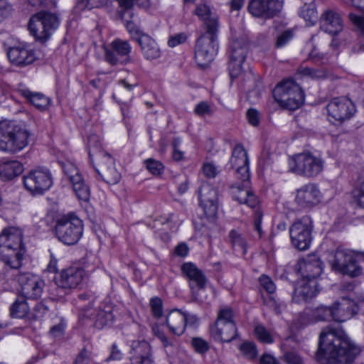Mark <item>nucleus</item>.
<instances>
[{
	"label": "nucleus",
	"instance_id": "8",
	"mask_svg": "<svg viewBox=\"0 0 364 364\" xmlns=\"http://www.w3.org/2000/svg\"><path fill=\"white\" fill-rule=\"evenodd\" d=\"M59 25L58 18L54 14L41 11L33 15L28 23L31 34L40 41L48 38L52 31Z\"/></svg>",
	"mask_w": 364,
	"mask_h": 364
},
{
	"label": "nucleus",
	"instance_id": "20",
	"mask_svg": "<svg viewBox=\"0 0 364 364\" xmlns=\"http://www.w3.org/2000/svg\"><path fill=\"white\" fill-rule=\"evenodd\" d=\"M7 55L11 63L18 66L31 64L36 59L34 52L23 44L9 48Z\"/></svg>",
	"mask_w": 364,
	"mask_h": 364
},
{
	"label": "nucleus",
	"instance_id": "54",
	"mask_svg": "<svg viewBox=\"0 0 364 364\" xmlns=\"http://www.w3.org/2000/svg\"><path fill=\"white\" fill-rule=\"evenodd\" d=\"M259 282L262 288L269 294H272L276 290V287L272 279L266 276L262 275L259 278Z\"/></svg>",
	"mask_w": 364,
	"mask_h": 364
},
{
	"label": "nucleus",
	"instance_id": "13",
	"mask_svg": "<svg viewBox=\"0 0 364 364\" xmlns=\"http://www.w3.org/2000/svg\"><path fill=\"white\" fill-rule=\"evenodd\" d=\"M328 116L331 121L341 123L350 119L355 112L353 102L346 97H336L326 106Z\"/></svg>",
	"mask_w": 364,
	"mask_h": 364
},
{
	"label": "nucleus",
	"instance_id": "10",
	"mask_svg": "<svg viewBox=\"0 0 364 364\" xmlns=\"http://www.w3.org/2000/svg\"><path fill=\"white\" fill-rule=\"evenodd\" d=\"M312 229V220L309 216H304L293 223L290 228V236L296 248L306 250L309 247Z\"/></svg>",
	"mask_w": 364,
	"mask_h": 364
},
{
	"label": "nucleus",
	"instance_id": "27",
	"mask_svg": "<svg viewBox=\"0 0 364 364\" xmlns=\"http://www.w3.org/2000/svg\"><path fill=\"white\" fill-rule=\"evenodd\" d=\"M22 236V232L18 228L10 227L4 230L0 235V249H23Z\"/></svg>",
	"mask_w": 364,
	"mask_h": 364
},
{
	"label": "nucleus",
	"instance_id": "47",
	"mask_svg": "<svg viewBox=\"0 0 364 364\" xmlns=\"http://www.w3.org/2000/svg\"><path fill=\"white\" fill-rule=\"evenodd\" d=\"M109 0H79L77 6L80 9H92L102 6L108 3Z\"/></svg>",
	"mask_w": 364,
	"mask_h": 364
},
{
	"label": "nucleus",
	"instance_id": "14",
	"mask_svg": "<svg viewBox=\"0 0 364 364\" xmlns=\"http://www.w3.org/2000/svg\"><path fill=\"white\" fill-rule=\"evenodd\" d=\"M200 204L206 218L215 221L218 212V195L216 191L208 183L202 185L199 191Z\"/></svg>",
	"mask_w": 364,
	"mask_h": 364
},
{
	"label": "nucleus",
	"instance_id": "52",
	"mask_svg": "<svg viewBox=\"0 0 364 364\" xmlns=\"http://www.w3.org/2000/svg\"><path fill=\"white\" fill-rule=\"evenodd\" d=\"M150 305L153 315L156 318L161 317L163 314V305L161 299L158 297L153 298L150 301Z\"/></svg>",
	"mask_w": 364,
	"mask_h": 364
},
{
	"label": "nucleus",
	"instance_id": "49",
	"mask_svg": "<svg viewBox=\"0 0 364 364\" xmlns=\"http://www.w3.org/2000/svg\"><path fill=\"white\" fill-rule=\"evenodd\" d=\"M146 168L154 175H159L164 171L163 164L159 161L149 159L145 161Z\"/></svg>",
	"mask_w": 364,
	"mask_h": 364
},
{
	"label": "nucleus",
	"instance_id": "57",
	"mask_svg": "<svg viewBox=\"0 0 364 364\" xmlns=\"http://www.w3.org/2000/svg\"><path fill=\"white\" fill-rule=\"evenodd\" d=\"M293 37V33L290 31H286L281 33L277 39L276 46L280 48L286 45Z\"/></svg>",
	"mask_w": 364,
	"mask_h": 364
},
{
	"label": "nucleus",
	"instance_id": "46",
	"mask_svg": "<svg viewBox=\"0 0 364 364\" xmlns=\"http://www.w3.org/2000/svg\"><path fill=\"white\" fill-rule=\"evenodd\" d=\"M269 18L279 13L283 7L284 0H266Z\"/></svg>",
	"mask_w": 364,
	"mask_h": 364
},
{
	"label": "nucleus",
	"instance_id": "37",
	"mask_svg": "<svg viewBox=\"0 0 364 364\" xmlns=\"http://www.w3.org/2000/svg\"><path fill=\"white\" fill-rule=\"evenodd\" d=\"M107 309H99L93 315L94 325L96 328L101 329L105 326L112 323L113 321V315L109 306L107 307Z\"/></svg>",
	"mask_w": 364,
	"mask_h": 364
},
{
	"label": "nucleus",
	"instance_id": "64",
	"mask_svg": "<svg viewBox=\"0 0 364 364\" xmlns=\"http://www.w3.org/2000/svg\"><path fill=\"white\" fill-rule=\"evenodd\" d=\"M259 364H280L279 362L270 354H264L259 358Z\"/></svg>",
	"mask_w": 364,
	"mask_h": 364
},
{
	"label": "nucleus",
	"instance_id": "35",
	"mask_svg": "<svg viewBox=\"0 0 364 364\" xmlns=\"http://www.w3.org/2000/svg\"><path fill=\"white\" fill-rule=\"evenodd\" d=\"M22 171L23 166L17 161H6L0 164V178L4 181L11 180Z\"/></svg>",
	"mask_w": 364,
	"mask_h": 364
},
{
	"label": "nucleus",
	"instance_id": "43",
	"mask_svg": "<svg viewBox=\"0 0 364 364\" xmlns=\"http://www.w3.org/2000/svg\"><path fill=\"white\" fill-rule=\"evenodd\" d=\"M239 349L242 355L249 360H253L257 355L256 345L252 342H244L240 346Z\"/></svg>",
	"mask_w": 364,
	"mask_h": 364
},
{
	"label": "nucleus",
	"instance_id": "31",
	"mask_svg": "<svg viewBox=\"0 0 364 364\" xmlns=\"http://www.w3.org/2000/svg\"><path fill=\"white\" fill-rule=\"evenodd\" d=\"M245 59V48L233 46L229 63V72L232 78L237 77L242 72V65Z\"/></svg>",
	"mask_w": 364,
	"mask_h": 364
},
{
	"label": "nucleus",
	"instance_id": "11",
	"mask_svg": "<svg viewBox=\"0 0 364 364\" xmlns=\"http://www.w3.org/2000/svg\"><path fill=\"white\" fill-rule=\"evenodd\" d=\"M131 50L132 46L127 41L116 39L109 46H104L105 60L112 65L127 64L131 62Z\"/></svg>",
	"mask_w": 364,
	"mask_h": 364
},
{
	"label": "nucleus",
	"instance_id": "16",
	"mask_svg": "<svg viewBox=\"0 0 364 364\" xmlns=\"http://www.w3.org/2000/svg\"><path fill=\"white\" fill-rule=\"evenodd\" d=\"M85 276L83 268L73 266L63 269L60 274L55 278L56 285L64 289L76 288Z\"/></svg>",
	"mask_w": 364,
	"mask_h": 364
},
{
	"label": "nucleus",
	"instance_id": "41",
	"mask_svg": "<svg viewBox=\"0 0 364 364\" xmlns=\"http://www.w3.org/2000/svg\"><path fill=\"white\" fill-rule=\"evenodd\" d=\"M353 202L364 208V178H360L352 191Z\"/></svg>",
	"mask_w": 364,
	"mask_h": 364
},
{
	"label": "nucleus",
	"instance_id": "25",
	"mask_svg": "<svg viewBox=\"0 0 364 364\" xmlns=\"http://www.w3.org/2000/svg\"><path fill=\"white\" fill-rule=\"evenodd\" d=\"M298 270L301 279L316 280L322 272V263L316 256L308 257L299 262Z\"/></svg>",
	"mask_w": 364,
	"mask_h": 364
},
{
	"label": "nucleus",
	"instance_id": "22",
	"mask_svg": "<svg viewBox=\"0 0 364 364\" xmlns=\"http://www.w3.org/2000/svg\"><path fill=\"white\" fill-rule=\"evenodd\" d=\"M321 197L319 189L314 184H308L296 191L295 201L301 207H311L317 204Z\"/></svg>",
	"mask_w": 364,
	"mask_h": 364
},
{
	"label": "nucleus",
	"instance_id": "50",
	"mask_svg": "<svg viewBox=\"0 0 364 364\" xmlns=\"http://www.w3.org/2000/svg\"><path fill=\"white\" fill-rule=\"evenodd\" d=\"M233 317L234 313L232 309L229 307H223L218 311L216 321H220L223 323L234 322Z\"/></svg>",
	"mask_w": 364,
	"mask_h": 364
},
{
	"label": "nucleus",
	"instance_id": "38",
	"mask_svg": "<svg viewBox=\"0 0 364 364\" xmlns=\"http://www.w3.org/2000/svg\"><path fill=\"white\" fill-rule=\"evenodd\" d=\"M248 11L254 16L269 18L266 0H251Z\"/></svg>",
	"mask_w": 364,
	"mask_h": 364
},
{
	"label": "nucleus",
	"instance_id": "7",
	"mask_svg": "<svg viewBox=\"0 0 364 364\" xmlns=\"http://www.w3.org/2000/svg\"><path fill=\"white\" fill-rule=\"evenodd\" d=\"M289 171L296 175L314 177L323 168V160L310 152H302L289 158Z\"/></svg>",
	"mask_w": 364,
	"mask_h": 364
},
{
	"label": "nucleus",
	"instance_id": "32",
	"mask_svg": "<svg viewBox=\"0 0 364 364\" xmlns=\"http://www.w3.org/2000/svg\"><path fill=\"white\" fill-rule=\"evenodd\" d=\"M24 249H0V256L3 262L11 269H18L21 266Z\"/></svg>",
	"mask_w": 364,
	"mask_h": 364
},
{
	"label": "nucleus",
	"instance_id": "53",
	"mask_svg": "<svg viewBox=\"0 0 364 364\" xmlns=\"http://www.w3.org/2000/svg\"><path fill=\"white\" fill-rule=\"evenodd\" d=\"M191 343L195 350L199 353H205L209 349L208 343L200 338H193Z\"/></svg>",
	"mask_w": 364,
	"mask_h": 364
},
{
	"label": "nucleus",
	"instance_id": "2",
	"mask_svg": "<svg viewBox=\"0 0 364 364\" xmlns=\"http://www.w3.org/2000/svg\"><path fill=\"white\" fill-rule=\"evenodd\" d=\"M89 155L96 171L109 184H116L121 173L115 167L114 159L102 148L100 139L96 135L89 137Z\"/></svg>",
	"mask_w": 364,
	"mask_h": 364
},
{
	"label": "nucleus",
	"instance_id": "6",
	"mask_svg": "<svg viewBox=\"0 0 364 364\" xmlns=\"http://www.w3.org/2000/svg\"><path fill=\"white\" fill-rule=\"evenodd\" d=\"M58 239L67 245H75L82 235L83 225L81 220L72 213L61 216L55 225Z\"/></svg>",
	"mask_w": 364,
	"mask_h": 364
},
{
	"label": "nucleus",
	"instance_id": "63",
	"mask_svg": "<svg viewBox=\"0 0 364 364\" xmlns=\"http://www.w3.org/2000/svg\"><path fill=\"white\" fill-rule=\"evenodd\" d=\"M230 235L232 239V242L234 245H240L242 247H245V240L236 231H234V230L231 231Z\"/></svg>",
	"mask_w": 364,
	"mask_h": 364
},
{
	"label": "nucleus",
	"instance_id": "58",
	"mask_svg": "<svg viewBox=\"0 0 364 364\" xmlns=\"http://www.w3.org/2000/svg\"><path fill=\"white\" fill-rule=\"evenodd\" d=\"M247 117L249 123L252 126H257L259 123L260 117L259 112L255 109H250L247 112Z\"/></svg>",
	"mask_w": 364,
	"mask_h": 364
},
{
	"label": "nucleus",
	"instance_id": "15",
	"mask_svg": "<svg viewBox=\"0 0 364 364\" xmlns=\"http://www.w3.org/2000/svg\"><path fill=\"white\" fill-rule=\"evenodd\" d=\"M46 308L41 304H38L34 312H31L29 306L23 297H18L10 307L11 316L16 318H23L27 321L36 320L41 317Z\"/></svg>",
	"mask_w": 364,
	"mask_h": 364
},
{
	"label": "nucleus",
	"instance_id": "39",
	"mask_svg": "<svg viewBox=\"0 0 364 364\" xmlns=\"http://www.w3.org/2000/svg\"><path fill=\"white\" fill-rule=\"evenodd\" d=\"M73 191L79 200L87 202L90 197V190L89 186L85 183L83 178L72 183Z\"/></svg>",
	"mask_w": 364,
	"mask_h": 364
},
{
	"label": "nucleus",
	"instance_id": "3",
	"mask_svg": "<svg viewBox=\"0 0 364 364\" xmlns=\"http://www.w3.org/2000/svg\"><path fill=\"white\" fill-rule=\"evenodd\" d=\"M31 133L24 126L14 122H0V149L16 153L26 148L29 143Z\"/></svg>",
	"mask_w": 364,
	"mask_h": 364
},
{
	"label": "nucleus",
	"instance_id": "62",
	"mask_svg": "<svg viewBox=\"0 0 364 364\" xmlns=\"http://www.w3.org/2000/svg\"><path fill=\"white\" fill-rule=\"evenodd\" d=\"M90 353L86 350H82L75 360V364H89Z\"/></svg>",
	"mask_w": 364,
	"mask_h": 364
},
{
	"label": "nucleus",
	"instance_id": "12",
	"mask_svg": "<svg viewBox=\"0 0 364 364\" xmlns=\"http://www.w3.org/2000/svg\"><path fill=\"white\" fill-rule=\"evenodd\" d=\"M25 188L33 194H42L52 185V178L47 169L31 171L23 177Z\"/></svg>",
	"mask_w": 364,
	"mask_h": 364
},
{
	"label": "nucleus",
	"instance_id": "44",
	"mask_svg": "<svg viewBox=\"0 0 364 364\" xmlns=\"http://www.w3.org/2000/svg\"><path fill=\"white\" fill-rule=\"evenodd\" d=\"M63 170L71 183H73L75 181L82 178V176L79 173L77 168L75 164L69 162L64 164Z\"/></svg>",
	"mask_w": 364,
	"mask_h": 364
},
{
	"label": "nucleus",
	"instance_id": "9",
	"mask_svg": "<svg viewBox=\"0 0 364 364\" xmlns=\"http://www.w3.org/2000/svg\"><path fill=\"white\" fill-rule=\"evenodd\" d=\"M217 38L218 31H205L196 41L195 58L199 65L206 66L214 59L218 50Z\"/></svg>",
	"mask_w": 364,
	"mask_h": 364
},
{
	"label": "nucleus",
	"instance_id": "30",
	"mask_svg": "<svg viewBox=\"0 0 364 364\" xmlns=\"http://www.w3.org/2000/svg\"><path fill=\"white\" fill-rule=\"evenodd\" d=\"M141 51L147 60H154L158 58L161 55L159 46L155 40L147 34L141 35L137 38Z\"/></svg>",
	"mask_w": 364,
	"mask_h": 364
},
{
	"label": "nucleus",
	"instance_id": "55",
	"mask_svg": "<svg viewBox=\"0 0 364 364\" xmlns=\"http://www.w3.org/2000/svg\"><path fill=\"white\" fill-rule=\"evenodd\" d=\"M349 18L357 29L364 36V17L350 13Z\"/></svg>",
	"mask_w": 364,
	"mask_h": 364
},
{
	"label": "nucleus",
	"instance_id": "51",
	"mask_svg": "<svg viewBox=\"0 0 364 364\" xmlns=\"http://www.w3.org/2000/svg\"><path fill=\"white\" fill-rule=\"evenodd\" d=\"M202 171L207 178H215L219 173L218 168L210 161L205 162L203 164Z\"/></svg>",
	"mask_w": 364,
	"mask_h": 364
},
{
	"label": "nucleus",
	"instance_id": "29",
	"mask_svg": "<svg viewBox=\"0 0 364 364\" xmlns=\"http://www.w3.org/2000/svg\"><path fill=\"white\" fill-rule=\"evenodd\" d=\"M187 323V316L183 312L175 309L169 312L166 316V323L169 331L175 335L183 333Z\"/></svg>",
	"mask_w": 364,
	"mask_h": 364
},
{
	"label": "nucleus",
	"instance_id": "61",
	"mask_svg": "<svg viewBox=\"0 0 364 364\" xmlns=\"http://www.w3.org/2000/svg\"><path fill=\"white\" fill-rule=\"evenodd\" d=\"M285 360L289 364H301V357L294 352H288L284 355Z\"/></svg>",
	"mask_w": 364,
	"mask_h": 364
},
{
	"label": "nucleus",
	"instance_id": "40",
	"mask_svg": "<svg viewBox=\"0 0 364 364\" xmlns=\"http://www.w3.org/2000/svg\"><path fill=\"white\" fill-rule=\"evenodd\" d=\"M254 334L261 343L269 344L274 342V338L271 332L262 324L255 326Z\"/></svg>",
	"mask_w": 364,
	"mask_h": 364
},
{
	"label": "nucleus",
	"instance_id": "60",
	"mask_svg": "<svg viewBox=\"0 0 364 364\" xmlns=\"http://www.w3.org/2000/svg\"><path fill=\"white\" fill-rule=\"evenodd\" d=\"M186 41V36L183 33L177 34L174 36H171L168 44L171 47H175L181 43H184Z\"/></svg>",
	"mask_w": 364,
	"mask_h": 364
},
{
	"label": "nucleus",
	"instance_id": "34",
	"mask_svg": "<svg viewBox=\"0 0 364 364\" xmlns=\"http://www.w3.org/2000/svg\"><path fill=\"white\" fill-rule=\"evenodd\" d=\"M183 274L199 289H203L205 284V277L203 272L193 263L187 262L182 265Z\"/></svg>",
	"mask_w": 364,
	"mask_h": 364
},
{
	"label": "nucleus",
	"instance_id": "56",
	"mask_svg": "<svg viewBox=\"0 0 364 364\" xmlns=\"http://www.w3.org/2000/svg\"><path fill=\"white\" fill-rule=\"evenodd\" d=\"M301 15L310 25L314 24L317 18L316 11L314 9H304L301 11Z\"/></svg>",
	"mask_w": 364,
	"mask_h": 364
},
{
	"label": "nucleus",
	"instance_id": "45",
	"mask_svg": "<svg viewBox=\"0 0 364 364\" xmlns=\"http://www.w3.org/2000/svg\"><path fill=\"white\" fill-rule=\"evenodd\" d=\"M194 113L200 117H210L213 114V109L211 105L203 101L196 105L194 108Z\"/></svg>",
	"mask_w": 364,
	"mask_h": 364
},
{
	"label": "nucleus",
	"instance_id": "48",
	"mask_svg": "<svg viewBox=\"0 0 364 364\" xmlns=\"http://www.w3.org/2000/svg\"><path fill=\"white\" fill-rule=\"evenodd\" d=\"M301 73L304 75H309L316 79H323L328 76L327 70L323 68L314 69L305 68L301 70Z\"/></svg>",
	"mask_w": 364,
	"mask_h": 364
},
{
	"label": "nucleus",
	"instance_id": "42",
	"mask_svg": "<svg viewBox=\"0 0 364 364\" xmlns=\"http://www.w3.org/2000/svg\"><path fill=\"white\" fill-rule=\"evenodd\" d=\"M310 316L311 321H326L331 317V308L318 306L311 311Z\"/></svg>",
	"mask_w": 364,
	"mask_h": 364
},
{
	"label": "nucleus",
	"instance_id": "28",
	"mask_svg": "<svg viewBox=\"0 0 364 364\" xmlns=\"http://www.w3.org/2000/svg\"><path fill=\"white\" fill-rule=\"evenodd\" d=\"M321 29L331 35H336L343 29V23L338 14L326 11L322 15Z\"/></svg>",
	"mask_w": 364,
	"mask_h": 364
},
{
	"label": "nucleus",
	"instance_id": "21",
	"mask_svg": "<svg viewBox=\"0 0 364 364\" xmlns=\"http://www.w3.org/2000/svg\"><path fill=\"white\" fill-rule=\"evenodd\" d=\"M356 309V304L353 300L342 298L332 306L331 317L337 322H344L353 316Z\"/></svg>",
	"mask_w": 364,
	"mask_h": 364
},
{
	"label": "nucleus",
	"instance_id": "26",
	"mask_svg": "<svg viewBox=\"0 0 364 364\" xmlns=\"http://www.w3.org/2000/svg\"><path fill=\"white\" fill-rule=\"evenodd\" d=\"M211 336L223 342H230L237 336V328L235 322L223 323L216 321L210 328Z\"/></svg>",
	"mask_w": 364,
	"mask_h": 364
},
{
	"label": "nucleus",
	"instance_id": "1",
	"mask_svg": "<svg viewBox=\"0 0 364 364\" xmlns=\"http://www.w3.org/2000/svg\"><path fill=\"white\" fill-rule=\"evenodd\" d=\"M360 350L342 329L326 327L319 336L317 359L326 364H350Z\"/></svg>",
	"mask_w": 364,
	"mask_h": 364
},
{
	"label": "nucleus",
	"instance_id": "18",
	"mask_svg": "<svg viewBox=\"0 0 364 364\" xmlns=\"http://www.w3.org/2000/svg\"><path fill=\"white\" fill-rule=\"evenodd\" d=\"M232 167L235 169L236 173L240 175L242 181L249 180V160L247 152L242 145L235 146L230 159Z\"/></svg>",
	"mask_w": 364,
	"mask_h": 364
},
{
	"label": "nucleus",
	"instance_id": "19",
	"mask_svg": "<svg viewBox=\"0 0 364 364\" xmlns=\"http://www.w3.org/2000/svg\"><path fill=\"white\" fill-rule=\"evenodd\" d=\"M21 285V291L25 297L38 299L43 293L44 282L38 277L31 274H23L18 279Z\"/></svg>",
	"mask_w": 364,
	"mask_h": 364
},
{
	"label": "nucleus",
	"instance_id": "33",
	"mask_svg": "<svg viewBox=\"0 0 364 364\" xmlns=\"http://www.w3.org/2000/svg\"><path fill=\"white\" fill-rule=\"evenodd\" d=\"M245 184L242 188L239 186L232 187V193L233 198L240 203L246 204L251 208L255 207L258 204L257 197L247 188L248 180L243 181Z\"/></svg>",
	"mask_w": 364,
	"mask_h": 364
},
{
	"label": "nucleus",
	"instance_id": "24",
	"mask_svg": "<svg viewBox=\"0 0 364 364\" xmlns=\"http://www.w3.org/2000/svg\"><path fill=\"white\" fill-rule=\"evenodd\" d=\"M318 293L316 280L301 279L295 288L293 300L296 302L306 301L316 296Z\"/></svg>",
	"mask_w": 364,
	"mask_h": 364
},
{
	"label": "nucleus",
	"instance_id": "59",
	"mask_svg": "<svg viewBox=\"0 0 364 364\" xmlns=\"http://www.w3.org/2000/svg\"><path fill=\"white\" fill-rule=\"evenodd\" d=\"M127 28L129 31V33L132 36V38L137 41V38L141 36L144 35V33L139 29L132 22L128 21L127 23Z\"/></svg>",
	"mask_w": 364,
	"mask_h": 364
},
{
	"label": "nucleus",
	"instance_id": "23",
	"mask_svg": "<svg viewBox=\"0 0 364 364\" xmlns=\"http://www.w3.org/2000/svg\"><path fill=\"white\" fill-rule=\"evenodd\" d=\"M132 364H152L150 345L144 341L132 342L130 350Z\"/></svg>",
	"mask_w": 364,
	"mask_h": 364
},
{
	"label": "nucleus",
	"instance_id": "17",
	"mask_svg": "<svg viewBox=\"0 0 364 364\" xmlns=\"http://www.w3.org/2000/svg\"><path fill=\"white\" fill-rule=\"evenodd\" d=\"M194 14L203 21L205 31H218V15L213 8L206 1H200L195 8Z\"/></svg>",
	"mask_w": 364,
	"mask_h": 364
},
{
	"label": "nucleus",
	"instance_id": "5",
	"mask_svg": "<svg viewBox=\"0 0 364 364\" xmlns=\"http://www.w3.org/2000/svg\"><path fill=\"white\" fill-rule=\"evenodd\" d=\"M273 95L278 104L284 108L294 110L304 101V95L299 85L291 80H284L274 90Z\"/></svg>",
	"mask_w": 364,
	"mask_h": 364
},
{
	"label": "nucleus",
	"instance_id": "4",
	"mask_svg": "<svg viewBox=\"0 0 364 364\" xmlns=\"http://www.w3.org/2000/svg\"><path fill=\"white\" fill-rule=\"evenodd\" d=\"M363 262V253L341 247L336 249L329 259L333 270L351 277L362 274Z\"/></svg>",
	"mask_w": 364,
	"mask_h": 364
},
{
	"label": "nucleus",
	"instance_id": "36",
	"mask_svg": "<svg viewBox=\"0 0 364 364\" xmlns=\"http://www.w3.org/2000/svg\"><path fill=\"white\" fill-rule=\"evenodd\" d=\"M21 95L39 109H46L50 104L48 97L41 93H34L28 90H22Z\"/></svg>",
	"mask_w": 364,
	"mask_h": 364
}]
</instances>
